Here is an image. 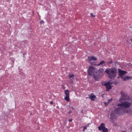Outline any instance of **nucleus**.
Returning a JSON list of instances; mask_svg holds the SVG:
<instances>
[{
    "label": "nucleus",
    "mask_w": 132,
    "mask_h": 132,
    "mask_svg": "<svg viewBox=\"0 0 132 132\" xmlns=\"http://www.w3.org/2000/svg\"><path fill=\"white\" fill-rule=\"evenodd\" d=\"M69 76L70 78H72V79H73V77H74V75L73 74L71 75L69 74Z\"/></svg>",
    "instance_id": "2eb2a0df"
},
{
    "label": "nucleus",
    "mask_w": 132,
    "mask_h": 132,
    "mask_svg": "<svg viewBox=\"0 0 132 132\" xmlns=\"http://www.w3.org/2000/svg\"><path fill=\"white\" fill-rule=\"evenodd\" d=\"M119 76L121 78H123V75L127 73V72L123 70H122L120 69H119Z\"/></svg>",
    "instance_id": "0eeeda50"
},
{
    "label": "nucleus",
    "mask_w": 132,
    "mask_h": 132,
    "mask_svg": "<svg viewBox=\"0 0 132 132\" xmlns=\"http://www.w3.org/2000/svg\"><path fill=\"white\" fill-rule=\"evenodd\" d=\"M103 70L102 68L99 69L98 70L96 71L95 73L98 75L100 76H102L103 74Z\"/></svg>",
    "instance_id": "6e6552de"
},
{
    "label": "nucleus",
    "mask_w": 132,
    "mask_h": 132,
    "mask_svg": "<svg viewBox=\"0 0 132 132\" xmlns=\"http://www.w3.org/2000/svg\"><path fill=\"white\" fill-rule=\"evenodd\" d=\"M97 71L96 69L92 66H90L89 67L88 70V74L90 76H92L95 73V72Z\"/></svg>",
    "instance_id": "7ed1b4c3"
},
{
    "label": "nucleus",
    "mask_w": 132,
    "mask_h": 132,
    "mask_svg": "<svg viewBox=\"0 0 132 132\" xmlns=\"http://www.w3.org/2000/svg\"><path fill=\"white\" fill-rule=\"evenodd\" d=\"M105 127V125L104 123H102L100 126L98 127V129L100 131L102 130V132H108V129Z\"/></svg>",
    "instance_id": "20e7f679"
},
{
    "label": "nucleus",
    "mask_w": 132,
    "mask_h": 132,
    "mask_svg": "<svg viewBox=\"0 0 132 132\" xmlns=\"http://www.w3.org/2000/svg\"><path fill=\"white\" fill-rule=\"evenodd\" d=\"M96 73H95L94 75H93V77L94 78L95 80H99V77L100 76H98V75L96 74Z\"/></svg>",
    "instance_id": "9d476101"
},
{
    "label": "nucleus",
    "mask_w": 132,
    "mask_h": 132,
    "mask_svg": "<svg viewBox=\"0 0 132 132\" xmlns=\"http://www.w3.org/2000/svg\"><path fill=\"white\" fill-rule=\"evenodd\" d=\"M104 104H105V106H106L107 105V103L106 102H104Z\"/></svg>",
    "instance_id": "393cba45"
},
{
    "label": "nucleus",
    "mask_w": 132,
    "mask_h": 132,
    "mask_svg": "<svg viewBox=\"0 0 132 132\" xmlns=\"http://www.w3.org/2000/svg\"><path fill=\"white\" fill-rule=\"evenodd\" d=\"M132 77L131 76H126L125 77H123V78L122 79H123V80L125 81L127 80H128L129 79H132Z\"/></svg>",
    "instance_id": "f8f14e48"
},
{
    "label": "nucleus",
    "mask_w": 132,
    "mask_h": 132,
    "mask_svg": "<svg viewBox=\"0 0 132 132\" xmlns=\"http://www.w3.org/2000/svg\"><path fill=\"white\" fill-rule=\"evenodd\" d=\"M90 16L92 18H94L95 16L94 15L93 13H92L90 14Z\"/></svg>",
    "instance_id": "a211bd4d"
},
{
    "label": "nucleus",
    "mask_w": 132,
    "mask_h": 132,
    "mask_svg": "<svg viewBox=\"0 0 132 132\" xmlns=\"http://www.w3.org/2000/svg\"><path fill=\"white\" fill-rule=\"evenodd\" d=\"M64 99L67 102H69V96H66L64 97Z\"/></svg>",
    "instance_id": "4468645a"
},
{
    "label": "nucleus",
    "mask_w": 132,
    "mask_h": 132,
    "mask_svg": "<svg viewBox=\"0 0 132 132\" xmlns=\"http://www.w3.org/2000/svg\"><path fill=\"white\" fill-rule=\"evenodd\" d=\"M105 63V61H104L103 60L100 62V64H101V65H102L103 64H104Z\"/></svg>",
    "instance_id": "dca6fc26"
},
{
    "label": "nucleus",
    "mask_w": 132,
    "mask_h": 132,
    "mask_svg": "<svg viewBox=\"0 0 132 132\" xmlns=\"http://www.w3.org/2000/svg\"><path fill=\"white\" fill-rule=\"evenodd\" d=\"M113 83L110 82H108L104 83V85L105 86L107 91H109L110 89L112 88L111 85Z\"/></svg>",
    "instance_id": "423d86ee"
},
{
    "label": "nucleus",
    "mask_w": 132,
    "mask_h": 132,
    "mask_svg": "<svg viewBox=\"0 0 132 132\" xmlns=\"http://www.w3.org/2000/svg\"><path fill=\"white\" fill-rule=\"evenodd\" d=\"M111 115H112V113H111Z\"/></svg>",
    "instance_id": "7c9ffc66"
},
{
    "label": "nucleus",
    "mask_w": 132,
    "mask_h": 132,
    "mask_svg": "<svg viewBox=\"0 0 132 132\" xmlns=\"http://www.w3.org/2000/svg\"><path fill=\"white\" fill-rule=\"evenodd\" d=\"M87 129V127L86 126H85L83 128V131H85V130L86 129Z\"/></svg>",
    "instance_id": "aec40b11"
},
{
    "label": "nucleus",
    "mask_w": 132,
    "mask_h": 132,
    "mask_svg": "<svg viewBox=\"0 0 132 132\" xmlns=\"http://www.w3.org/2000/svg\"><path fill=\"white\" fill-rule=\"evenodd\" d=\"M120 93L121 96L120 98L119 99V101L121 103H122L123 100H126L127 94V93L122 91H121L120 92Z\"/></svg>",
    "instance_id": "39448f33"
},
{
    "label": "nucleus",
    "mask_w": 132,
    "mask_h": 132,
    "mask_svg": "<svg viewBox=\"0 0 132 132\" xmlns=\"http://www.w3.org/2000/svg\"><path fill=\"white\" fill-rule=\"evenodd\" d=\"M121 103H119L118 105V108L115 109L114 112L116 114H120L121 113L125 112V110L124 108H128L131 105V103L128 102H122Z\"/></svg>",
    "instance_id": "f257e3e1"
},
{
    "label": "nucleus",
    "mask_w": 132,
    "mask_h": 132,
    "mask_svg": "<svg viewBox=\"0 0 132 132\" xmlns=\"http://www.w3.org/2000/svg\"><path fill=\"white\" fill-rule=\"evenodd\" d=\"M123 132H126V131H124Z\"/></svg>",
    "instance_id": "c756f323"
},
{
    "label": "nucleus",
    "mask_w": 132,
    "mask_h": 132,
    "mask_svg": "<svg viewBox=\"0 0 132 132\" xmlns=\"http://www.w3.org/2000/svg\"><path fill=\"white\" fill-rule=\"evenodd\" d=\"M88 60L89 62L90 63L92 60L96 61L97 60V59L96 57L94 56H90L88 57Z\"/></svg>",
    "instance_id": "1a4fd4ad"
},
{
    "label": "nucleus",
    "mask_w": 132,
    "mask_h": 132,
    "mask_svg": "<svg viewBox=\"0 0 132 132\" xmlns=\"http://www.w3.org/2000/svg\"><path fill=\"white\" fill-rule=\"evenodd\" d=\"M72 121V119H69V121L70 122H71Z\"/></svg>",
    "instance_id": "4be33fe9"
},
{
    "label": "nucleus",
    "mask_w": 132,
    "mask_h": 132,
    "mask_svg": "<svg viewBox=\"0 0 132 132\" xmlns=\"http://www.w3.org/2000/svg\"><path fill=\"white\" fill-rule=\"evenodd\" d=\"M112 63V60H110L109 62H107V64L109 65V64H111Z\"/></svg>",
    "instance_id": "f3484780"
},
{
    "label": "nucleus",
    "mask_w": 132,
    "mask_h": 132,
    "mask_svg": "<svg viewBox=\"0 0 132 132\" xmlns=\"http://www.w3.org/2000/svg\"><path fill=\"white\" fill-rule=\"evenodd\" d=\"M104 72L109 75L110 79H112L116 77L117 71L116 68H113L106 69Z\"/></svg>",
    "instance_id": "f03ea898"
},
{
    "label": "nucleus",
    "mask_w": 132,
    "mask_h": 132,
    "mask_svg": "<svg viewBox=\"0 0 132 132\" xmlns=\"http://www.w3.org/2000/svg\"><path fill=\"white\" fill-rule=\"evenodd\" d=\"M71 108H72L73 110L74 109V108H73V107H71Z\"/></svg>",
    "instance_id": "a878e982"
},
{
    "label": "nucleus",
    "mask_w": 132,
    "mask_h": 132,
    "mask_svg": "<svg viewBox=\"0 0 132 132\" xmlns=\"http://www.w3.org/2000/svg\"><path fill=\"white\" fill-rule=\"evenodd\" d=\"M112 100V99H109V100H108V101H108V103H109V102H111V101Z\"/></svg>",
    "instance_id": "412c9836"
},
{
    "label": "nucleus",
    "mask_w": 132,
    "mask_h": 132,
    "mask_svg": "<svg viewBox=\"0 0 132 132\" xmlns=\"http://www.w3.org/2000/svg\"><path fill=\"white\" fill-rule=\"evenodd\" d=\"M44 23V21L42 20H41L40 22V24H41L42 23Z\"/></svg>",
    "instance_id": "6ab92c4d"
},
{
    "label": "nucleus",
    "mask_w": 132,
    "mask_h": 132,
    "mask_svg": "<svg viewBox=\"0 0 132 132\" xmlns=\"http://www.w3.org/2000/svg\"><path fill=\"white\" fill-rule=\"evenodd\" d=\"M101 65V64H100V63L99 64H96L97 66H99Z\"/></svg>",
    "instance_id": "b1692460"
},
{
    "label": "nucleus",
    "mask_w": 132,
    "mask_h": 132,
    "mask_svg": "<svg viewBox=\"0 0 132 132\" xmlns=\"http://www.w3.org/2000/svg\"><path fill=\"white\" fill-rule=\"evenodd\" d=\"M64 92L66 96H69V92L68 90H65Z\"/></svg>",
    "instance_id": "ddd939ff"
},
{
    "label": "nucleus",
    "mask_w": 132,
    "mask_h": 132,
    "mask_svg": "<svg viewBox=\"0 0 132 132\" xmlns=\"http://www.w3.org/2000/svg\"><path fill=\"white\" fill-rule=\"evenodd\" d=\"M83 110H82V111H81V112H82V113H83Z\"/></svg>",
    "instance_id": "c85d7f7f"
},
{
    "label": "nucleus",
    "mask_w": 132,
    "mask_h": 132,
    "mask_svg": "<svg viewBox=\"0 0 132 132\" xmlns=\"http://www.w3.org/2000/svg\"><path fill=\"white\" fill-rule=\"evenodd\" d=\"M130 40L131 41V42L132 43V39H130Z\"/></svg>",
    "instance_id": "cd10ccee"
},
{
    "label": "nucleus",
    "mask_w": 132,
    "mask_h": 132,
    "mask_svg": "<svg viewBox=\"0 0 132 132\" xmlns=\"http://www.w3.org/2000/svg\"><path fill=\"white\" fill-rule=\"evenodd\" d=\"M90 98L92 101H94V98H96V96L93 93L90 96Z\"/></svg>",
    "instance_id": "9b49d317"
},
{
    "label": "nucleus",
    "mask_w": 132,
    "mask_h": 132,
    "mask_svg": "<svg viewBox=\"0 0 132 132\" xmlns=\"http://www.w3.org/2000/svg\"><path fill=\"white\" fill-rule=\"evenodd\" d=\"M68 113H71V111H69V112Z\"/></svg>",
    "instance_id": "bb28decb"
},
{
    "label": "nucleus",
    "mask_w": 132,
    "mask_h": 132,
    "mask_svg": "<svg viewBox=\"0 0 132 132\" xmlns=\"http://www.w3.org/2000/svg\"><path fill=\"white\" fill-rule=\"evenodd\" d=\"M50 103L51 104H53V102L52 101H51V102H50Z\"/></svg>",
    "instance_id": "5701e85b"
}]
</instances>
